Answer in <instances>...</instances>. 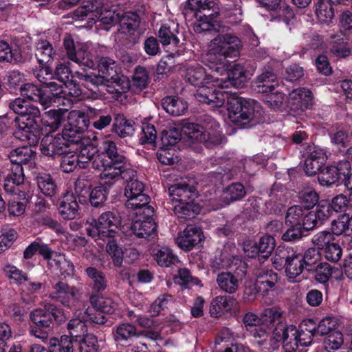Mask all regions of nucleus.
<instances>
[{"instance_id":"nucleus-35","label":"nucleus","mask_w":352,"mask_h":352,"mask_svg":"<svg viewBox=\"0 0 352 352\" xmlns=\"http://www.w3.org/2000/svg\"><path fill=\"white\" fill-rule=\"evenodd\" d=\"M235 300L232 297L226 296H219L214 298L210 306V314L211 316L218 318L225 312L230 310Z\"/></svg>"},{"instance_id":"nucleus-47","label":"nucleus","mask_w":352,"mask_h":352,"mask_svg":"<svg viewBox=\"0 0 352 352\" xmlns=\"http://www.w3.org/2000/svg\"><path fill=\"white\" fill-rule=\"evenodd\" d=\"M287 278L290 280L296 278L303 271L302 255L297 252L283 266Z\"/></svg>"},{"instance_id":"nucleus-41","label":"nucleus","mask_w":352,"mask_h":352,"mask_svg":"<svg viewBox=\"0 0 352 352\" xmlns=\"http://www.w3.org/2000/svg\"><path fill=\"white\" fill-rule=\"evenodd\" d=\"M283 311L278 307H272L265 309L261 314V324L265 325L268 329H272L275 325L285 322Z\"/></svg>"},{"instance_id":"nucleus-59","label":"nucleus","mask_w":352,"mask_h":352,"mask_svg":"<svg viewBox=\"0 0 352 352\" xmlns=\"http://www.w3.org/2000/svg\"><path fill=\"white\" fill-rule=\"evenodd\" d=\"M120 25L124 32L131 34L139 28L140 19L133 12H126L120 17Z\"/></svg>"},{"instance_id":"nucleus-58","label":"nucleus","mask_w":352,"mask_h":352,"mask_svg":"<svg viewBox=\"0 0 352 352\" xmlns=\"http://www.w3.org/2000/svg\"><path fill=\"white\" fill-rule=\"evenodd\" d=\"M63 116L58 110H50L41 116V122L51 131L57 130L62 122Z\"/></svg>"},{"instance_id":"nucleus-33","label":"nucleus","mask_w":352,"mask_h":352,"mask_svg":"<svg viewBox=\"0 0 352 352\" xmlns=\"http://www.w3.org/2000/svg\"><path fill=\"white\" fill-rule=\"evenodd\" d=\"M161 104L163 109L173 116H182L188 109L187 102L177 96H166L162 100Z\"/></svg>"},{"instance_id":"nucleus-29","label":"nucleus","mask_w":352,"mask_h":352,"mask_svg":"<svg viewBox=\"0 0 352 352\" xmlns=\"http://www.w3.org/2000/svg\"><path fill=\"white\" fill-rule=\"evenodd\" d=\"M35 153L28 146L17 148L10 153L9 158L12 165H29L31 167L34 164Z\"/></svg>"},{"instance_id":"nucleus-57","label":"nucleus","mask_w":352,"mask_h":352,"mask_svg":"<svg viewBox=\"0 0 352 352\" xmlns=\"http://www.w3.org/2000/svg\"><path fill=\"white\" fill-rule=\"evenodd\" d=\"M82 133L83 132L68 123L62 133L58 134L64 138L66 146L69 148L72 144H78L82 142Z\"/></svg>"},{"instance_id":"nucleus-49","label":"nucleus","mask_w":352,"mask_h":352,"mask_svg":"<svg viewBox=\"0 0 352 352\" xmlns=\"http://www.w3.org/2000/svg\"><path fill=\"white\" fill-rule=\"evenodd\" d=\"M73 340L68 335H63L60 338L53 337L50 340V352H74Z\"/></svg>"},{"instance_id":"nucleus-5","label":"nucleus","mask_w":352,"mask_h":352,"mask_svg":"<svg viewBox=\"0 0 352 352\" xmlns=\"http://www.w3.org/2000/svg\"><path fill=\"white\" fill-rule=\"evenodd\" d=\"M204 117L205 118L204 121L207 122L206 124L188 123L183 127L184 133L188 135L189 139L203 143L207 148H212L221 144L223 137L217 130L219 124L211 117L208 116H204Z\"/></svg>"},{"instance_id":"nucleus-24","label":"nucleus","mask_w":352,"mask_h":352,"mask_svg":"<svg viewBox=\"0 0 352 352\" xmlns=\"http://www.w3.org/2000/svg\"><path fill=\"white\" fill-rule=\"evenodd\" d=\"M256 286L259 288L261 294L265 296L270 291L275 289L278 280V275L272 270L261 269L256 272Z\"/></svg>"},{"instance_id":"nucleus-10","label":"nucleus","mask_w":352,"mask_h":352,"mask_svg":"<svg viewBox=\"0 0 352 352\" xmlns=\"http://www.w3.org/2000/svg\"><path fill=\"white\" fill-rule=\"evenodd\" d=\"M305 157L304 171L309 176L319 173L327 160L324 150L316 145L307 146Z\"/></svg>"},{"instance_id":"nucleus-36","label":"nucleus","mask_w":352,"mask_h":352,"mask_svg":"<svg viewBox=\"0 0 352 352\" xmlns=\"http://www.w3.org/2000/svg\"><path fill=\"white\" fill-rule=\"evenodd\" d=\"M17 138L23 142H27L30 146H35L40 139L39 124H29V126H19V130L15 132Z\"/></svg>"},{"instance_id":"nucleus-45","label":"nucleus","mask_w":352,"mask_h":352,"mask_svg":"<svg viewBox=\"0 0 352 352\" xmlns=\"http://www.w3.org/2000/svg\"><path fill=\"white\" fill-rule=\"evenodd\" d=\"M217 283L221 289L228 294H234L239 287L237 278L230 272H221L217 275Z\"/></svg>"},{"instance_id":"nucleus-19","label":"nucleus","mask_w":352,"mask_h":352,"mask_svg":"<svg viewBox=\"0 0 352 352\" xmlns=\"http://www.w3.org/2000/svg\"><path fill=\"white\" fill-rule=\"evenodd\" d=\"M203 236V232L199 228L188 225L178 235L177 243L181 249L189 251L202 241Z\"/></svg>"},{"instance_id":"nucleus-17","label":"nucleus","mask_w":352,"mask_h":352,"mask_svg":"<svg viewBox=\"0 0 352 352\" xmlns=\"http://www.w3.org/2000/svg\"><path fill=\"white\" fill-rule=\"evenodd\" d=\"M105 0H88L82 6L73 12V19L76 21L87 20L88 23L96 21L98 13L104 9Z\"/></svg>"},{"instance_id":"nucleus-42","label":"nucleus","mask_w":352,"mask_h":352,"mask_svg":"<svg viewBox=\"0 0 352 352\" xmlns=\"http://www.w3.org/2000/svg\"><path fill=\"white\" fill-rule=\"evenodd\" d=\"M134 124L133 120L126 119L124 116L118 115L113 123V131L121 138L131 137L135 131Z\"/></svg>"},{"instance_id":"nucleus-11","label":"nucleus","mask_w":352,"mask_h":352,"mask_svg":"<svg viewBox=\"0 0 352 352\" xmlns=\"http://www.w3.org/2000/svg\"><path fill=\"white\" fill-rule=\"evenodd\" d=\"M40 150L44 155L55 159L66 153L68 146H66L64 138L58 133L47 134L41 140Z\"/></svg>"},{"instance_id":"nucleus-53","label":"nucleus","mask_w":352,"mask_h":352,"mask_svg":"<svg viewBox=\"0 0 352 352\" xmlns=\"http://www.w3.org/2000/svg\"><path fill=\"white\" fill-rule=\"evenodd\" d=\"M245 195V187L241 183H232L224 190L223 199L226 200V204H229L230 202L241 200Z\"/></svg>"},{"instance_id":"nucleus-23","label":"nucleus","mask_w":352,"mask_h":352,"mask_svg":"<svg viewBox=\"0 0 352 352\" xmlns=\"http://www.w3.org/2000/svg\"><path fill=\"white\" fill-rule=\"evenodd\" d=\"M255 91L267 94L274 91L278 87L276 75L271 69H265L252 82Z\"/></svg>"},{"instance_id":"nucleus-44","label":"nucleus","mask_w":352,"mask_h":352,"mask_svg":"<svg viewBox=\"0 0 352 352\" xmlns=\"http://www.w3.org/2000/svg\"><path fill=\"white\" fill-rule=\"evenodd\" d=\"M41 255L44 259H50L52 256V251L49 246L39 241L31 243L23 251V258L30 259L36 253Z\"/></svg>"},{"instance_id":"nucleus-34","label":"nucleus","mask_w":352,"mask_h":352,"mask_svg":"<svg viewBox=\"0 0 352 352\" xmlns=\"http://www.w3.org/2000/svg\"><path fill=\"white\" fill-rule=\"evenodd\" d=\"M315 13L320 24L329 25L334 19V7L327 0H318L316 4Z\"/></svg>"},{"instance_id":"nucleus-16","label":"nucleus","mask_w":352,"mask_h":352,"mask_svg":"<svg viewBox=\"0 0 352 352\" xmlns=\"http://www.w3.org/2000/svg\"><path fill=\"white\" fill-rule=\"evenodd\" d=\"M173 204L195 200L198 197V192L194 186L185 182L171 185L168 190Z\"/></svg>"},{"instance_id":"nucleus-28","label":"nucleus","mask_w":352,"mask_h":352,"mask_svg":"<svg viewBox=\"0 0 352 352\" xmlns=\"http://www.w3.org/2000/svg\"><path fill=\"white\" fill-rule=\"evenodd\" d=\"M217 14V12H211L210 14H198V16L195 17L197 21L194 24V30L198 33L212 30L219 33L223 26L214 19Z\"/></svg>"},{"instance_id":"nucleus-27","label":"nucleus","mask_w":352,"mask_h":352,"mask_svg":"<svg viewBox=\"0 0 352 352\" xmlns=\"http://www.w3.org/2000/svg\"><path fill=\"white\" fill-rule=\"evenodd\" d=\"M150 197L144 193L132 197L127 199L126 207L136 210V215L153 216L154 209L149 206Z\"/></svg>"},{"instance_id":"nucleus-21","label":"nucleus","mask_w":352,"mask_h":352,"mask_svg":"<svg viewBox=\"0 0 352 352\" xmlns=\"http://www.w3.org/2000/svg\"><path fill=\"white\" fill-rule=\"evenodd\" d=\"M186 80L194 86L200 87L195 94H196L202 89L209 88L213 90H217L214 88L210 87H205L206 84H208L212 81V76L210 74H207L205 69L201 66H190L186 69L185 75Z\"/></svg>"},{"instance_id":"nucleus-4","label":"nucleus","mask_w":352,"mask_h":352,"mask_svg":"<svg viewBox=\"0 0 352 352\" xmlns=\"http://www.w3.org/2000/svg\"><path fill=\"white\" fill-rule=\"evenodd\" d=\"M121 223V217L118 212L107 211L102 212L97 220L90 218L86 221V233L95 241H105L107 238L118 236Z\"/></svg>"},{"instance_id":"nucleus-20","label":"nucleus","mask_w":352,"mask_h":352,"mask_svg":"<svg viewBox=\"0 0 352 352\" xmlns=\"http://www.w3.org/2000/svg\"><path fill=\"white\" fill-rule=\"evenodd\" d=\"M57 206L60 215L65 220L74 219L78 215L79 206L72 192H65L59 199Z\"/></svg>"},{"instance_id":"nucleus-54","label":"nucleus","mask_w":352,"mask_h":352,"mask_svg":"<svg viewBox=\"0 0 352 352\" xmlns=\"http://www.w3.org/2000/svg\"><path fill=\"white\" fill-rule=\"evenodd\" d=\"M104 242H107L106 250L111 256L113 265L120 267L123 262V252L118 245L116 237L107 238Z\"/></svg>"},{"instance_id":"nucleus-8","label":"nucleus","mask_w":352,"mask_h":352,"mask_svg":"<svg viewBox=\"0 0 352 352\" xmlns=\"http://www.w3.org/2000/svg\"><path fill=\"white\" fill-rule=\"evenodd\" d=\"M52 288L53 291L49 294V298L67 308L74 307L83 294L81 286L69 285L63 281H58Z\"/></svg>"},{"instance_id":"nucleus-51","label":"nucleus","mask_w":352,"mask_h":352,"mask_svg":"<svg viewBox=\"0 0 352 352\" xmlns=\"http://www.w3.org/2000/svg\"><path fill=\"white\" fill-rule=\"evenodd\" d=\"M98 72L105 78L109 79L111 76H116L120 70L118 63L113 58L108 56H101L98 60Z\"/></svg>"},{"instance_id":"nucleus-39","label":"nucleus","mask_w":352,"mask_h":352,"mask_svg":"<svg viewBox=\"0 0 352 352\" xmlns=\"http://www.w3.org/2000/svg\"><path fill=\"white\" fill-rule=\"evenodd\" d=\"M35 56L40 65H46L54 59L56 52L47 40H38L35 45Z\"/></svg>"},{"instance_id":"nucleus-2","label":"nucleus","mask_w":352,"mask_h":352,"mask_svg":"<svg viewBox=\"0 0 352 352\" xmlns=\"http://www.w3.org/2000/svg\"><path fill=\"white\" fill-rule=\"evenodd\" d=\"M102 145V151L96 155L94 154L91 162V166L97 170H102L100 174L102 179H117L122 168L126 166V158L118 151L114 142L105 140Z\"/></svg>"},{"instance_id":"nucleus-43","label":"nucleus","mask_w":352,"mask_h":352,"mask_svg":"<svg viewBox=\"0 0 352 352\" xmlns=\"http://www.w3.org/2000/svg\"><path fill=\"white\" fill-rule=\"evenodd\" d=\"M68 123L82 132H85L90 126V119L87 116V106L82 111L74 110L69 113Z\"/></svg>"},{"instance_id":"nucleus-40","label":"nucleus","mask_w":352,"mask_h":352,"mask_svg":"<svg viewBox=\"0 0 352 352\" xmlns=\"http://www.w3.org/2000/svg\"><path fill=\"white\" fill-rule=\"evenodd\" d=\"M228 81H225L222 87H228L232 85L235 87H241L247 81L246 71L240 64H235L228 72Z\"/></svg>"},{"instance_id":"nucleus-48","label":"nucleus","mask_w":352,"mask_h":352,"mask_svg":"<svg viewBox=\"0 0 352 352\" xmlns=\"http://www.w3.org/2000/svg\"><path fill=\"white\" fill-rule=\"evenodd\" d=\"M329 43L330 50L336 56L344 58L349 55L350 50L346 47V43L342 32L331 35Z\"/></svg>"},{"instance_id":"nucleus-7","label":"nucleus","mask_w":352,"mask_h":352,"mask_svg":"<svg viewBox=\"0 0 352 352\" xmlns=\"http://www.w3.org/2000/svg\"><path fill=\"white\" fill-rule=\"evenodd\" d=\"M30 318L36 326L42 328L50 327L54 321L62 324L66 320L63 309L50 302L45 303L43 308L32 310Z\"/></svg>"},{"instance_id":"nucleus-38","label":"nucleus","mask_w":352,"mask_h":352,"mask_svg":"<svg viewBox=\"0 0 352 352\" xmlns=\"http://www.w3.org/2000/svg\"><path fill=\"white\" fill-rule=\"evenodd\" d=\"M214 6V1L207 0H188L187 5L184 8L183 14L186 19L197 17L201 11L210 10Z\"/></svg>"},{"instance_id":"nucleus-30","label":"nucleus","mask_w":352,"mask_h":352,"mask_svg":"<svg viewBox=\"0 0 352 352\" xmlns=\"http://www.w3.org/2000/svg\"><path fill=\"white\" fill-rule=\"evenodd\" d=\"M113 185V182L107 181L91 189L87 196L91 206L94 208L103 206Z\"/></svg>"},{"instance_id":"nucleus-6","label":"nucleus","mask_w":352,"mask_h":352,"mask_svg":"<svg viewBox=\"0 0 352 352\" xmlns=\"http://www.w3.org/2000/svg\"><path fill=\"white\" fill-rule=\"evenodd\" d=\"M45 88L50 89L47 92L43 88L33 84L25 83L20 87L21 96L27 98L28 100L39 103L44 109L50 107L56 98L65 97L66 93L64 90V85H59L54 80L49 82Z\"/></svg>"},{"instance_id":"nucleus-60","label":"nucleus","mask_w":352,"mask_h":352,"mask_svg":"<svg viewBox=\"0 0 352 352\" xmlns=\"http://www.w3.org/2000/svg\"><path fill=\"white\" fill-rule=\"evenodd\" d=\"M296 251L292 247H278L272 258L276 268L281 267L292 257Z\"/></svg>"},{"instance_id":"nucleus-26","label":"nucleus","mask_w":352,"mask_h":352,"mask_svg":"<svg viewBox=\"0 0 352 352\" xmlns=\"http://www.w3.org/2000/svg\"><path fill=\"white\" fill-rule=\"evenodd\" d=\"M87 116L90 119V125L96 130H103L112 122L110 113L102 109L87 106Z\"/></svg>"},{"instance_id":"nucleus-55","label":"nucleus","mask_w":352,"mask_h":352,"mask_svg":"<svg viewBox=\"0 0 352 352\" xmlns=\"http://www.w3.org/2000/svg\"><path fill=\"white\" fill-rule=\"evenodd\" d=\"M69 336L73 341L78 342L87 333V327L85 322L78 318H74L69 321L67 325Z\"/></svg>"},{"instance_id":"nucleus-25","label":"nucleus","mask_w":352,"mask_h":352,"mask_svg":"<svg viewBox=\"0 0 352 352\" xmlns=\"http://www.w3.org/2000/svg\"><path fill=\"white\" fill-rule=\"evenodd\" d=\"M141 218L134 221L131 229L133 233L139 238H148L156 232L157 225L153 216L142 215Z\"/></svg>"},{"instance_id":"nucleus-37","label":"nucleus","mask_w":352,"mask_h":352,"mask_svg":"<svg viewBox=\"0 0 352 352\" xmlns=\"http://www.w3.org/2000/svg\"><path fill=\"white\" fill-rule=\"evenodd\" d=\"M200 210V206L195 203V200L175 204L173 206L175 214L179 218L184 219H193L199 213Z\"/></svg>"},{"instance_id":"nucleus-22","label":"nucleus","mask_w":352,"mask_h":352,"mask_svg":"<svg viewBox=\"0 0 352 352\" xmlns=\"http://www.w3.org/2000/svg\"><path fill=\"white\" fill-rule=\"evenodd\" d=\"M119 177H121L126 182L124 195L128 199L143 193L144 185L142 182L138 180L137 173L134 170L124 167L122 168Z\"/></svg>"},{"instance_id":"nucleus-32","label":"nucleus","mask_w":352,"mask_h":352,"mask_svg":"<svg viewBox=\"0 0 352 352\" xmlns=\"http://www.w3.org/2000/svg\"><path fill=\"white\" fill-rule=\"evenodd\" d=\"M113 336L117 342H127L139 336L135 325L131 322H122L113 329Z\"/></svg>"},{"instance_id":"nucleus-9","label":"nucleus","mask_w":352,"mask_h":352,"mask_svg":"<svg viewBox=\"0 0 352 352\" xmlns=\"http://www.w3.org/2000/svg\"><path fill=\"white\" fill-rule=\"evenodd\" d=\"M351 166L348 161H340L336 164L327 166L318 173V180L321 186L331 187L339 186L350 172Z\"/></svg>"},{"instance_id":"nucleus-14","label":"nucleus","mask_w":352,"mask_h":352,"mask_svg":"<svg viewBox=\"0 0 352 352\" xmlns=\"http://www.w3.org/2000/svg\"><path fill=\"white\" fill-rule=\"evenodd\" d=\"M158 38L162 45H173L177 47H182L184 45V36L178 29V25L163 24L158 30Z\"/></svg>"},{"instance_id":"nucleus-12","label":"nucleus","mask_w":352,"mask_h":352,"mask_svg":"<svg viewBox=\"0 0 352 352\" xmlns=\"http://www.w3.org/2000/svg\"><path fill=\"white\" fill-rule=\"evenodd\" d=\"M273 328L274 331L270 337L278 344L282 342L285 352L295 351L293 338L296 334V327L293 325L287 326L285 322H283L275 325Z\"/></svg>"},{"instance_id":"nucleus-31","label":"nucleus","mask_w":352,"mask_h":352,"mask_svg":"<svg viewBox=\"0 0 352 352\" xmlns=\"http://www.w3.org/2000/svg\"><path fill=\"white\" fill-rule=\"evenodd\" d=\"M40 192L46 197H52L57 193L58 186L54 178L47 173H38L34 177Z\"/></svg>"},{"instance_id":"nucleus-18","label":"nucleus","mask_w":352,"mask_h":352,"mask_svg":"<svg viewBox=\"0 0 352 352\" xmlns=\"http://www.w3.org/2000/svg\"><path fill=\"white\" fill-rule=\"evenodd\" d=\"M288 192L280 184H274L269 192V199L266 201V206L270 212L280 213L283 211L288 199Z\"/></svg>"},{"instance_id":"nucleus-46","label":"nucleus","mask_w":352,"mask_h":352,"mask_svg":"<svg viewBox=\"0 0 352 352\" xmlns=\"http://www.w3.org/2000/svg\"><path fill=\"white\" fill-rule=\"evenodd\" d=\"M344 345V335L340 331H333L328 334L322 342V347L327 352H336L342 349Z\"/></svg>"},{"instance_id":"nucleus-61","label":"nucleus","mask_w":352,"mask_h":352,"mask_svg":"<svg viewBox=\"0 0 352 352\" xmlns=\"http://www.w3.org/2000/svg\"><path fill=\"white\" fill-rule=\"evenodd\" d=\"M260 250L261 260L265 261L272 254L276 245V241L273 236L266 234L261 236L257 243Z\"/></svg>"},{"instance_id":"nucleus-1","label":"nucleus","mask_w":352,"mask_h":352,"mask_svg":"<svg viewBox=\"0 0 352 352\" xmlns=\"http://www.w3.org/2000/svg\"><path fill=\"white\" fill-rule=\"evenodd\" d=\"M196 99L213 107H222L226 101L228 118L243 127L252 126L261 121L258 104L236 94L204 88L198 91Z\"/></svg>"},{"instance_id":"nucleus-52","label":"nucleus","mask_w":352,"mask_h":352,"mask_svg":"<svg viewBox=\"0 0 352 352\" xmlns=\"http://www.w3.org/2000/svg\"><path fill=\"white\" fill-rule=\"evenodd\" d=\"M87 276L92 280L93 289L96 292L104 291L107 286V280L104 272L96 267H89L86 268Z\"/></svg>"},{"instance_id":"nucleus-3","label":"nucleus","mask_w":352,"mask_h":352,"mask_svg":"<svg viewBox=\"0 0 352 352\" xmlns=\"http://www.w3.org/2000/svg\"><path fill=\"white\" fill-rule=\"evenodd\" d=\"M226 27L210 42V50L206 54L207 60L211 63L225 67L227 58H236L240 56L243 43L236 35L225 32Z\"/></svg>"},{"instance_id":"nucleus-50","label":"nucleus","mask_w":352,"mask_h":352,"mask_svg":"<svg viewBox=\"0 0 352 352\" xmlns=\"http://www.w3.org/2000/svg\"><path fill=\"white\" fill-rule=\"evenodd\" d=\"M153 256L157 264L162 267H168L179 262L178 257L167 247L158 249L153 253Z\"/></svg>"},{"instance_id":"nucleus-13","label":"nucleus","mask_w":352,"mask_h":352,"mask_svg":"<svg viewBox=\"0 0 352 352\" xmlns=\"http://www.w3.org/2000/svg\"><path fill=\"white\" fill-rule=\"evenodd\" d=\"M316 334V324L313 319L303 320L299 324L296 334L293 338V344L295 346V351L298 344L300 346H309Z\"/></svg>"},{"instance_id":"nucleus-64","label":"nucleus","mask_w":352,"mask_h":352,"mask_svg":"<svg viewBox=\"0 0 352 352\" xmlns=\"http://www.w3.org/2000/svg\"><path fill=\"white\" fill-rule=\"evenodd\" d=\"M78 342L80 352H98L99 350L98 338L93 333H87Z\"/></svg>"},{"instance_id":"nucleus-56","label":"nucleus","mask_w":352,"mask_h":352,"mask_svg":"<svg viewBox=\"0 0 352 352\" xmlns=\"http://www.w3.org/2000/svg\"><path fill=\"white\" fill-rule=\"evenodd\" d=\"M307 210L300 205L289 207L285 215V223L289 226H300Z\"/></svg>"},{"instance_id":"nucleus-15","label":"nucleus","mask_w":352,"mask_h":352,"mask_svg":"<svg viewBox=\"0 0 352 352\" xmlns=\"http://www.w3.org/2000/svg\"><path fill=\"white\" fill-rule=\"evenodd\" d=\"M288 104L294 111L302 112L310 109L313 105L312 93L305 88L294 89L289 95Z\"/></svg>"},{"instance_id":"nucleus-63","label":"nucleus","mask_w":352,"mask_h":352,"mask_svg":"<svg viewBox=\"0 0 352 352\" xmlns=\"http://www.w3.org/2000/svg\"><path fill=\"white\" fill-rule=\"evenodd\" d=\"M298 197L302 206L307 210L312 208L318 204L319 196L316 191L311 188H307L299 192Z\"/></svg>"},{"instance_id":"nucleus-62","label":"nucleus","mask_w":352,"mask_h":352,"mask_svg":"<svg viewBox=\"0 0 352 352\" xmlns=\"http://www.w3.org/2000/svg\"><path fill=\"white\" fill-rule=\"evenodd\" d=\"M149 82V76L147 69L142 66H137L132 76V85L139 90L147 87Z\"/></svg>"}]
</instances>
